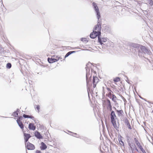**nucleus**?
Instances as JSON below:
<instances>
[{"label":"nucleus","instance_id":"obj_18","mask_svg":"<svg viewBox=\"0 0 153 153\" xmlns=\"http://www.w3.org/2000/svg\"><path fill=\"white\" fill-rule=\"evenodd\" d=\"M139 145H137V146L140 149L141 151L143 152V153H146L145 151L142 148V146H141L140 145V143L139 144Z\"/></svg>","mask_w":153,"mask_h":153},{"label":"nucleus","instance_id":"obj_28","mask_svg":"<svg viewBox=\"0 0 153 153\" xmlns=\"http://www.w3.org/2000/svg\"><path fill=\"white\" fill-rule=\"evenodd\" d=\"M119 141L120 142V143L121 145H122L123 146H124V143L123 141H122L120 139V140L119 139Z\"/></svg>","mask_w":153,"mask_h":153},{"label":"nucleus","instance_id":"obj_11","mask_svg":"<svg viewBox=\"0 0 153 153\" xmlns=\"http://www.w3.org/2000/svg\"><path fill=\"white\" fill-rule=\"evenodd\" d=\"M34 134L35 136L38 139H40L42 138V136L39 132L36 131L35 132Z\"/></svg>","mask_w":153,"mask_h":153},{"label":"nucleus","instance_id":"obj_22","mask_svg":"<svg viewBox=\"0 0 153 153\" xmlns=\"http://www.w3.org/2000/svg\"><path fill=\"white\" fill-rule=\"evenodd\" d=\"M19 109H17L16 111H15L13 113V115L15 117H17L18 115V114L17 112H18V111Z\"/></svg>","mask_w":153,"mask_h":153},{"label":"nucleus","instance_id":"obj_38","mask_svg":"<svg viewBox=\"0 0 153 153\" xmlns=\"http://www.w3.org/2000/svg\"><path fill=\"white\" fill-rule=\"evenodd\" d=\"M111 91H110V92H109V95H110V96L112 95V94H111Z\"/></svg>","mask_w":153,"mask_h":153},{"label":"nucleus","instance_id":"obj_20","mask_svg":"<svg viewBox=\"0 0 153 153\" xmlns=\"http://www.w3.org/2000/svg\"><path fill=\"white\" fill-rule=\"evenodd\" d=\"M24 138L29 139L30 137L31 136L29 134H26L25 133H24Z\"/></svg>","mask_w":153,"mask_h":153},{"label":"nucleus","instance_id":"obj_9","mask_svg":"<svg viewBox=\"0 0 153 153\" xmlns=\"http://www.w3.org/2000/svg\"><path fill=\"white\" fill-rule=\"evenodd\" d=\"M59 60V58H58V59H55V58H53L52 57L51 58H48V62L50 63H53V62H57Z\"/></svg>","mask_w":153,"mask_h":153},{"label":"nucleus","instance_id":"obj_8","mask_svg":"<svg viewBox=\"0 0 153 153\" xmlns=\"http://www.w3.org/2000/svg\"><path fill=\"white\" fill-rule=\"evenodd\" d=\"M111 122L112 123L114 128L116 129H117L119 128L118 123L117 124V123H116L115 120H111Z\"/></svg>","mask_w":153,"mask_h":153},{"label":"nucleus","instance_id":"obj_3","mask_svg":"<svg viewBox=\"0 0 153 153\" xmlns=\"http://www.w3.org/2000/svg\"><path fill=\"white\" fill-rule=\"evenodd\" d=\"M140 48L144 53L150 54L151 53L150 51L146 48L145 46H141Z\"/></svg>","mask_w":153,"mask_h":153},{"label":"nucleus","instance_id":"obj_27","mask_svg":"<svg viewBox=\"0 0 153 153\" xmlns=\"http://www.w3.org/2000/svg\"><path fill=\"white\" fill-rule=\"evenodd\" d=\"M134 140H135V143H136V144L137 145H139V144L140 143L138 141V140H137V139L136 138H134Z\"/></svg>","mask_w":153,"mask_h":153},{"label":"nucleus","instance_id":"obj_43","mask_svg":"<svg viewBox=\"0 0 153 153\" xmlns=\"http://www.w3.org/2000/svg\"><path fill=\"white\" fill-rule=\"evenodd\" d=\"M152 112L153 113V111H152Z\"/></svg>","mask_w":153,"mask_h":153},{"label":"nucleus","instance_id":"obj_13","mask_svg":"<svg viewBox=\"0 0 153 153\" xmlns=\"http://www.w3.org/2000/svg\"><path fill=\"white\" fill-rule=\"evenodd\" d=\"M128 143L131 149H134L135 147V145L133 143L130 141H128Z\"/></svg>","mask_w":153,"mask_h":153},{"label":"nucleus","instance_id":"obj_37","mask_svg":"<svg viewBox=\"0 0 153 153\" xmlns=\"http://www.w3.org/2000/svg\"><path fill=\"white\" fill-rule=\"evenodd\" d=\"M24 139H25V143L27 142L28 140V139H26V138H24Z\"/></svg>","mask_w":153,"mask_h":153},{"label":"nucleus","instance_id":"obj_24","mask_svg":"<svg viewBox=\"0 0 153 153\" xmlns=\"http://www.w3.org/2000/svg\"><path fill=\"white\" fill-rule=\"evenodd\" d=\"M11 67V64L10 63H8L7 64L6 67L8 68H10Z\"/></svg>","mask_w":153,"mask_h":153},{"label":"nucleus","instance_id":"obj_26","mask_svg":"<svg viewBox=\"0 0 153 153\" xmlns=\"http://www.w3.org/2000/svg\"><path fill=\"white\" fill-rule=\"evenodd\" d=\"M71 51H69L65 55V58H66L68 57L69 55H71Z\"/></svg>","mask_w":153,"mask_h":153},{"label":"nucleus","instance_id":"obj_23","mask_svg":"<svg viewBox=\"0 0 153 153\" xmlns=\"http://www.w3.org/2000/svg\"><path fill=\"white\" fill-rule=\"evenodd\" d=\"M120 80V79L118 77H116L114 78V82H117L119 81Z\"/></svg>","mask_w":153,"mask_h":153},{"label":"nucleus","instance_id":"obj_4","mask_svg":"<svg viewBox=\"0 0 153 153\" xmlns=\"http://www.w3.org/2000/svg\"><path fill=\"white\" fill-rule=\"evenodd\" d=\"M91 64L90 63H88L86 65V67H85L86 70V80H87V83H88V82L87 81V78L90 75V68L88 66L90 64Z\"/></svg>","mask_w":153,"mask_h":153},{"label":"nucleus","instance_id":"obj_5","mask_svg":"<svg viewBox=\"0 0 153 153\" xmlns=\"http://www.w3.org/2000/svg\"><path fill=\"white\" fill-rule=\"evenodd\" d=\"M26 147L28 150H34L35 148L34 145L29 142L27 143V144L26 145Z\"/></svg>","mask_w":153,"mask_h":153},{"label":"nucleus","instance_id":"obj_31","mask_svg":"<svg viewBox=\"0 0 153 153\" xmlns=\"http://www.w3.org/2000/svg\"><path fill=\"white\" fill-rule=\"evenodd\" d=\"M125 124L127 125L128 124H129V122L128 120L127 119H126L125 121Z\"/></svg>","mask_w":153,"mask_h":153},{"label":"nucleus","instance_id":"obj_12","mask_svg":"<svg viewBox=\"0 0 153 153\" xmlns=\"http://www.w3.org/2000/svg\"><path fill=\"white\" fill-rule=\"evenodd\" d=\"M98 41L100 44L102 45L103 44L102 42H105L106 41V39L105 38H102L101 39L100 36L98 37Z\"/></svg>","mask_w":153,"mask_h":153},{"label":"nucleus","instance_id":"obj_39","mask_svg":"<svg viewBox=\"0 0 153 153\" xmlns=\"http://www.w3.org/2000/svg\"><path fill=\"white\" fill-rule=\"evenodd\" d=\"M71 52L72 54V53L75 52V51H71Z\"/></svg>","mask_w":153,"mask_h":153},{"label":"nucleus","instance_id":"obj_19","mask_svg":"<svg viewBox=\"0 0 153 153\" xmlns=\"http://www.w3.org/2000/svg\"><path fill=\"white\" fill-rule=\"evenodd\" d=\"M23 117H24L25 118H30L32 119H33L34 118V117L33 116L25 114H24L23 115Z\"/></svg>","mask_w":153,"mask_h":153},{"label":"nucleus","instance_id":"obj_40","mask_svg":"<svg viewBox=\"0 0 153 153\" xmlns=\"http://www.w3.org/2000/svg\"><path fill=\"white\" fill-rule=\"evenodd\" d=\"M110 108V111H111L112 110V106H111V108Z\"/></svg>","mask_w":153,"mask_h":153},{"label":"nucleus","instance_id":"obj_29","mask_svg":"<svg viewBox=\"0 0 153 153\" xmlns=\"http://www.w3.org/2000/svg\"><path fill=\"white\" fill-rule=\"evenodd\" d=\"M36 108L38 110V112H39V110L40 109V106L39 105H37Z\"/></svg>","mask_w":153,"mask_h":153},{"label":"nucleus","instance_id":"obj_1","mask_svg":"<svg viewBox=\"0 0 153 153\" xmlns=\"http://www.w3.org/2000/svg\"><path fill=\"white\" fill-rule=\"evenodd\" d=\"M92 4L96 12L97 19H98L97 24L95 26L94 29L95 30L94 31L95 32H96L97 33H98L99 35H101V24L100 23V22L99 20V19L100 17V14L97 5L96 4L95 2H93Z\"/></svg>","mask_w":153,"mask_h":153},{"label":"nucleus","instance_id":"obj_35","mask_svg":"<svg viewBox=\"0 0 153 153\" xmlns=\"http://www.w3.org/2000/svg\"><path fill=\"white\" fill-rule=\"evenodd\" d=\"M22 117L21 116L19 117V119L17 120H20V121H21V120H22Z\"/></svg>","mask_w":153,"mask_h":153},{"label":"nucleus","instance_id":"obj_41","mask_svg":"<svg viewBox=\"0 0 153 153\" xmlns=\"http://www.w3.org/2000/svg\"><path fill=\"white\" fill-rule=\"evenodd\" d=\"M74 134H76V133H74Z\"/></svg>","mask_w":153,"mask_h":153},{"label":"nucleus","instance_id":"obj_42","mask_svg":"<svg viewBox=\"0 0 153 153\" xmlns=\"http://www.w3.org/2000/svg\"><path fill=\"white\" fill-rule=\"evenodd\" d=\"M5 117V118H6L7 117Z\"/></svg>","mask_w":153,"mask_h":153},{"label":"nucleus","instance_id":"obj_6","mask_svg":"<svg viewBox=\"0 0 153 153\" xmlns=\"http://www.w3.org/2000/svg\"><path fill=\"white\" fill-rule=\"evenodd\" d=\"M101 35H99L98 33H97L96 32H95L93 30V32L91 33L90 34V37L92 39H94L96 37H99Z\"/></svg>","mask_w":153,"mask_h":153},{"label":"nucleus","instance_id":"obj_2","mask_svg":"<svg viewBox=\"0 0 153 153\" xmlns=\"http://www.w3.org/2000/svg\"><path fill=\"white\" fill-rule=\"evenodd\" d=\"M131 46L135 48L134 50L135 51H138L139 56H142L143 52L142 51V50L140 49V48L141 46H143L141 45L133 43L132 44Z\"/></svg>","mask_w":153,"mask_h":153},{"label":"nucleus","instance_id":"obj_32","mask_svg":"<svg viewBox=\"0 0 153 153\" xmlns=\"http://www.w3.org/2000/svg\"><path fill=\"white\" fill-rule=\"evenodd\" d=\"M149 4L151 5H153V1L151 0H150L149 1Z\"/></svg>","mask_w":153,"mask_h":153},{"label":"nucleus","instance_id":"obj_16","mask_svg":"<svg viewBox=\"0 0 153 153\" xmlns=\"http://www.w3.org/2000/svg\"><path fill=\"white\" fill-rule=\"evenodd\" d=\"M41 146H40V149L42 150H44L46 149L47 148V146H46V145L45 144V143H43V142H41Z\"/></svg>","mask_w":153,"mask_h":153},{"label":"nucleus","instance_id":"obj_17","mask_svg":"<svg viewBox=\"0 0 153 153\" xmlns=\"http://www.w3.org/2000/svg\"><path fill=\"white\" fill-rule=\"evenodd\" d=\"M17 122L20 128L22 129L24 128V125L22 122L20 121V120H17Z\"/></svg>","mask_w":153,"mask_h":153},{"label":"nucleus","instance_id":"obj_34","mask_svg":"<svg viewBox=\"0 0 153 153\" xmlns=\"http://www.w3.org/2000/svg\"><path fill=\"white\" fill-rule=\"evenodd\" d=\"M107 89L108 91L109 92L111 91V92L112 93H113V92L111 90V89L109 88H107Z\"/></svg>","mask_w":153,"mask_h":153},{"label":"nucleus","instance_id":"obj_14","mask_svg":"<svg viewBox=\"0 0 153 153\" xmlns=\"http://www.w3.org/2000/svg\"><path fill=\"white\" fill-rule=\"evenodd\" d=\"M28 128L30 130H35L36 129V127L34 126L33 124L32 123H30L28 125Z\"/></svg>","mask_w":153,"mask_h":153},{"label":"nucleus","instance_id":"obj_25","mask_svg":"<svg viewBox=\"0 0 153 153\" xmlns=\"http://www.w3.org/2000/svg\"><path fill=\"white\" fill-rule=\"evenodd\" d=\"M107 101L108 102V106L109 108H111V105L110 102V101L108 99L107 100Z\"/></svg>","mask_w":153,"mask_h":153},{"label":"nucleus","instance_id":"obj_21","mask_svg":"<svg viewBox=\"0 0 153 153\" xmlns=\"http://www.w3.org/2000/svg\"><path fill=\"white\" fill-rule=\"evenodd\" d=\"M116 99L117 97L114 94H112V100L113 101L115 102L116 101Z\"/></svg>","mask_w":153,"mask_h":153},{"label":"nucleus","instance_id":"obj_33","mask_svg":"<svg viewBox=\"0 0 153 153\" xmlns=\"http://www.w3.org/2000/svg\"><path fill=\"white\" fill-rule=\"evenodd\" d=\"M54 58H55V59H58V58H59V59H62L61 58H60V57H59V56H54Z\"/></svg>","mask_w":153,"mask_h":153},{"label":"nucleus","instance_id":"obj_36","mask_svg":"<svg viewBox=\"0 0 153 153\" xmlns=\"http://www.w3.org/2000/svg\"><path fill=\"white\" fill-rule=\"evenodd\" d=\"M36 153H41V152L40 151L37 150L36 152Z\"/></svg>","mask_w":153,"mask_h":153},{"label":"nucleus","instance_id":"obj_10","mask_svg":"<svg viewBox=\"0 0 153 153\" xmlns=\"http://www.w3.org/2000/svg\"><path fill=\"white\" fill-rule=\"evenodd\" d=\"M110 118L111 120H116L117 118V117L116 115L115 112L113 111H111L110 114Z\"/></svg>","mask_w":153,"mask_h":153},{"label":"nucleus","instance_id":"obj_15","mask_svg":"<svg viewBox=\"0 0 153 153\" xmlns=\"http://www.w3.org/2000/svg\"><path fill=\"white\" fill-rule=\"evenodd\" d=\"M115 108L116 111L117 113L118 116L119 117H122L123 115V110H117Z\"/></svg>","mask_w":153,"mask_h":153},{"label":"nucleus","instance_id":"obj_7","mask_svg":"<svg viewBox=\"0 0 153 153\" xmlns=\"http://www.w3.org/2000/svg\"><path fill=\"white\" fill-rule=\"evenodd\" d=\"M99 79L97 77L93 76V87L95 88L96 86V84L98 82Z\"/></svg>","mask_w":153,"mask_h":153},{"label":"nucleus","instance_id":"obj_30","mask_svg":"<svg viewBox=\"0 0 153 153\" xmlns=\"http://www.w3.org/2000/svg\"><path fill=\"white\" fill-rule=\"evenodd\" d=\"M127 127L130 129H131V125L130 124V123H129V124H128V125H127Z\"/></svg>","mask_w":153,"mask_h":153}]
</instances>
